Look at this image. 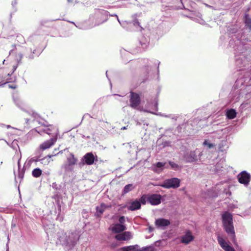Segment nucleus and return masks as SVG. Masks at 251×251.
I'll return each mask as SVG.
<instances>
[{"label":"nucleus","instance_id":"obj_18","mask_svg":"<svg viewBox=\"0 0 251 251\" xmlns=\"http://www.w3.org/2000/svg\"><path fill=\"white\" fill-rule=\"evenodd\" d=\"M165 163L162 162H157L151 166L152 170L155 172H159L163 169Z\"/></svg>","mask_w":251,"mask_h":251},{"label":"nucleus","instance_id":"obj_9","mask_svg":"<svg viewBox=\"0 0 251 251\" xmlns=\"http://www.w3.org/2000/svg\"><path fill=\"white\" fill-rule=\"evenodd\" d=\"M162 197L159 194L149 195V203L151 205H157L159 204L161 201Z\"/></svg>","mask_w":251,"mask_h":251},{"label":"nucleus","instance_id":"obj_6","mask_svg":"<svg viewBox=\"0 0 251 251\" xmlns=\"http://www.w3.org/2000/svg\"><path fill=\"white\" fill-rule=\"evenodd\" d=\"M76 163V158H68L67 161L62 166V168L66 172H72Z\"/></svg>","mask_w":251,"mask_h":251},{"label":"nucleus","instance_id":"obj_17","mask_svg":"<svg viewBox=\"0 0 251 251\" xmlns=\"http://www.w3.org/2000/svg\"><path fill=\"white\" fill-rule=\"evenodd\" d=\"M141 208V204L140 201L135 200V201H132L130 204L127 207V209L131 211H134L137 209H139Z\"/></svg>","mask_w":251,"mask_h":251},{"label":"nucleus","instance_id":"obj_29","mask_svg":"<svg viewBox=\"0 0 251 251\" xmlns=\"http://www.w3.org/2000/svg\"><path fill=\"white\" fill-rule=\"evenodd\" d=\"M203 144V145L207 146L208 149H211L214 147V145L213 144L208 142L206 140L204 141Z\"/></svg>","mask_w":251,"mask_h":251},{"label":"nucleus","instance_id":"obj_1","mask_svg":"<svg viewBox=\"0 0 251 251\" xmlns=\"http://www.w3.org/2000/svg\"><path fill=\"white\" fill-rule=\"evenodd\" d=\"M57 237L61 244L65 246L69 249H72L78 240L79 235L77 231L66 233L63 231H60L58 232Z\"/></svg>","mask_w":251,"mask_h":251},{"label":"nucleus","instance_id":"obj_8","mask_svg":"<svg viewBox=\"0 0 251 251\" xmlns=\"http://www.w3.org/2000/svg\"><path fill=\"white\" fill-rule=\"evenodd\" d=\"M44 131L46 133L50 135L51 138H56V139L57 140L59 135V131L56 127L52 125H50L44 129Z\"/></svg>","mask_w":251,"mask_h":251},{"label":"nucleus","instance_id":"obj_38","mask_svg":"<svg viewBox=\"0 0 251 251\" xmlns=\"http://www.w3.org/2000/svg\"><path fill=\"white\" fill-rule=\"evenodd\" d=\"M17 68V65H14L13 66L12 73H13L16 70Z\"/></svg>","mask_w":251,"mask_h":251},{"label":"nucleus","instance_id":"obj_40","mask_svg":"<svg viewBox=\"0 0 251 251\" xmlns=\"http://www.w3.org/2000/svg\"><path fill=\"white\" fill-rule=\"evenodd\" d=\"M149 231L150 232H151L153 230V228L152 227L150 226L149 227Z\"/></svg>","mask_w":251,"mask_h":251},{"label":"nucleus","instance_id":"obj_41","mask_svg":"<svg viewBox=\"0 0 251 251\" xmlns=\"http://www.w3.org/2000/svg\"><path fill=\"white\" fill-rule=\"evenodd\" d=\"M33 54H36L37 55L38 53L36 52V50H34L33 51Z\"/></svg>","mask_w":251,"mask_h":251},{"label":"nucleus","instance_id":"obj_16","mask_svg":"<svg viewBox=\"0 0 251 251\" xmlns=\"http://www.w3.org/2000/svg\"><path fill=\"white\" fill-rule=\"evenodd\" d=\"M111 229L114 233H120L125 230L126 227L124 225L116 224L111 227Z\"/></svg>","mask_w":251,"mask_h":251},{"label":"nucleus","instance_id":"obj_30","mask_svg":"<svg viewBox=\"0 0 251 251\" xmlns=\"http://www.w3.org/2000/svg\"><path fill=\"white\" fill-rule=\"evenodd\" d=\"M138 251H154V250L152 247L150 246L144 247L142 249L138 250Z\"/></svg>","mask_w":251,"mask_h":251},{"label":"nucleus","instance_id":"obj_43","mask_svg":"<svg viewBox=\"0 0 251 251\" xmlns=\"http://www.w3.org/2000/svg\"><path fill=\"white\" fill-rule=\"evenodd\" d=\"M19 56H20V58H22V54H20V55H19Z\"/></svg>","mask_w":251,"mask_h":251},{"label":"nucleus","instance_id":"obj_31","mask_svg":"<svg viewBox=\"0 0 251 251\" xmlns=\"http://www.w3.org/2000/svg\"><path fill=\"white\" fill-rule=\"evenodd\" d=\"M16 39L17 41L20 44H24L25 43V39L22 35L17 36Z\"/></svg>","mask_w":251,"mask_h":251},{"label":"nucleus","instance_id":"obj_19","mask_svg":"<svg viewBox=\"0 0 251 251\" xmlns=\"http://www.w3.org/2000/svg\"><path fill=\"white\" fill-rule=\"evenodd\" d=\"M57 215L56 220L61 222L63 220V215L61 213V206L60 204L57 205V210L55 212Z\"/></svg>","mask_w":251,"mask_h":251},{"label":"nucleus","instance_id":"obj_4","mask_svg":"<svg viewBox=\"0 0 251 251\" xmlns=\"http://www.w3.org/2000/svg\"><path fill=\"white\" fill-rule=\"evenodd\" d=\"M141 103V98L139 94L130 92L129 95V106L133 109H137Z\"/></svg>","mask_w":251,"mask_h":251},{"label":"nucleus","instance_id":"obj_42","mask_svg":"<svg viewBox=\"0 0 251 251\" xmlns=\"http://www.w3.org/2000/svg\"><path fill=\"white\" fill-rule=\"evenodd\" d=\"M14 175H15V180L16 181V180H17V178H16V173H15V172H14Z\"/></svg>","mask_w":251,"mask_h":251},{"label":"nucleus","instance_id":"obj_7","mask_svg":"<svg viewBox=\"0 0 251 251\" xmlns=\"http://www.w3.org/2000/svg\"><path fill=\"white\" fill-rule=\"evenodd\" d=\"M238 179L240 183L247 186L251 180V175L246 171H243L238 175Z\"/></svg>","mask_w":251,"mask_h":251},{"label":"nucleus","instance_id":"obj_35","mask_svg":"<svg viewBox=\"0 0 251 251\" xmlns=\"http://www.w3.org/2000/svg\"><path fill=\"white\" fill-rule=\"evenodd\" d=\"M83 157H94L93 154L91 152L86 153Z\"/></svg>","mask_w":251,"mask_h":251},{"label":"nucleus","instance_id":"obj_46","mask_svg":"<svg viewBox=\"0 0 251 251\" xmlns=\"http://www.w3.org/2000/svg\"><path fill=\"white\" fill-rule=\"evenodd\" d=\"M6 251H8V248L7 249Z\"/></svg>","mask_w":251,"mask_h":251},{"label":"nucleus","instance_id":"obj_39","mask_svg":"<svg viewBox=\"0 0 251 251\" xmlns=\"http://www.w3.org/2000/svg\"><path fill=\"white\" fill-rule=\"evenodd\" d=\"M225 192L226 193V195H228V196H230L231 194V192H230V191L226 192V190H225Z\"/></svg>","mask_w":251,"mask_h":251},{"label":"nucleus","instance_id":"obj_11","mask_svg":"<svg viewBox=\"0 0 251 251\" xmlns=\"http://www.w3.org/2000/svg\"><path fill=\"white\" fill-rule=\"evenodd\" d=\"M110 207V205H106L103 203H101L100 205L96 206V212L95 214V216L97 218L101 217L104 211L107 208H109Z\"/></svg>","mask_w":251,"mask_h":251},{"label":"nucleus","instance_id":"obj_3","mask_svg":"<svg viewBox=\"0 0 251 251\" xmlns=\"http://www.w3.org/2000/svg\"><path fill=\"white\" fill-rule=\"evenodd\" d=\"M160 186L167 189H176L180 186V179L176 177L166 179Z\"/></svg>","mask_w":251,"mask_h":251},{"label":"nucleus","instance_id":"obj_32","mask_svg":"<svg viewBox=\"0 0 251 251\" xmlns=\"http://www.w3.org/2000/svg\"><path fill=\"white\" fill-rule=\"evenodd\" d=\"M223 250L225 251H235V250L229 245H226Z\"/></svg>","mask_w":251,"mask_h":251},{"label":"nucleus","instance_id":"obj_20","mask_svg":"<svg viewBox=\"0 0 251 251\" xmlns=\"http://www.w3.org/2000/svg\"><path fill=\"white\" fill-rule=\"evenodd\" d=\"M138 247V245L134 246H129L126 247H124L121 248L122 251H138V249L137 248Z\"/></svg>","mask_w":251,"mask_h":251},{"label":"nucleus","instance_id":"obj_28","mask_svg":"<svg viewBox=\"0 0 251 251\" xmlns=\"http://www.w3.org/2000/svg\"><path fill=\"white\" fill-rule=\"evenodd\" d=\"M170 165L171 167V168L174 170L177 171L181 169V167L176 164V163L172 161H169V162Z\"/></svg>","mask_w":251,"mask_h":251},{"label":"nucleus","instance_id":"obj_12","mask_svg":"<svg viewBox=\"0 0 251 251\" xmlns=\"http://www.w3.org/2000/svg\"><path fill=\"white\" fill-rule=\"evenodd\" d=\"M56 138H50V140H47L41 144L39 146L40 150L42 151L50 148L56 142Z\"/></svg>","mask_w":251,"mask_h":251},{"label":"nucleus","instance_id":"obj_2","mask_svg":"<svg viewBox=\"0 0 251 251\" xmlns=\"http://www.w3.org/2000/svg\"><path fill=\"white\" fill-rule=\"evenodd\" d=\"M223 227L230 237L234 245H236L235 233L233 224L232 215L228 212H225L222 215Z\"/></svg>","mask_w":251,"mask_h":251},{"label":"nucleus","instance_id":"obj_44","mask_svg":"<svg viewBox=\"0 0 251 251\" xmlns=\"http://www.w3.org/2000/svg\"><path fill=\"white\" fill-rule=\"evenodd\" d=\"M47 157H51V155H48V156H47Z\"/></svg>","mask_w":251,"mask_h":251},{"label":"nucleus","instance_id":"obj_36","mask_svg":"<svg viewBox=\"0 0 251 251\" xmlns=\"http://www.w3.org/2000/svg\"><path fill=\"white\" fill-rule=\"evenodd\" d=\"M64 152V153H65V152L68 153V152H69V151H68V150H64L63 151H59V152L58 153V155H62V154H63Z\"/></svg>","mask_w":251,"mask_h":251},{"label":"nucleus","instance_id":"obj_5","mask_svg":"<svg viewBox=\"0 0 251 251\" xmlns=\"http://www.w3.org/2000/svg\"><path fill=\"white\" fill-rule=\"evenodd\" d=\"M21 159V158H20L18 161V173L17 177L18 179H20V182H21L24 178V174H25V165L26 166H30V164L31 163V160H29L28 161L26 160L25 162L23 167L22 168H21V163H20Z\"/></svg>","mask_w":251,"mask_h":251},{"label":"nucleus","instance_id":"obj_26","mask_svg":"<svg viewBox=\"0 0 251 251\" xmlns=\"http://www.w3.org/2000/svg\"><path fill=\"white\" fill-rule=\"evenodd\" d=\"M41 174L42 170L39 168H35L32 172V175L35 177H39Z\"/></svg>","mask_w":251,"mask_h":251},{"label":"nucleus","instance_id":"obj_22","mask_svg":"<svg viewBox=\"0 0 251 251\" xmlns=\"http://www.w3.org/2000/svg\"><path fill=\"white\" fill-rule=\"evenodd\" d=\"M135 187L132 184L126 185L123 190V195L126 194L134 189Z\"/></svg>","mask_w":251,"mask_h":251},{"label":"nucleus","instance_id":"obj_13","mask_svg":"<svg viewBox=\"0 0 251 251\" xmlns=\"http://www.w3.org/2000/svg\"><path fill=\"white\" fill-rule=\"evenodd\" d=\"M115 238L118 241L128 240L132 238V234L130 231H125L122 233L117 234Z\"/></svg>","mask_w":251,"mask_h":251},{"label":"nucleus","instance_id":"obj_25","mask_svg":"<svg viewBox=\"0 0 251 251\" xmlns=\"http://www.w3.org/2000/svg\"><path fill=\"white\" fill-rule=\"evenodd\" d=\"M217 240L218 243L220 244V246L223 249L225 247V246H226V245H228V244L222 237L218 236Z\"/></svg>","mask_w":251,"mask_h":251},{"label":"nucleus","instance_id":"obj_27","mask_svg":"<svg viewBox=\"0 0 251 251\" xmlns=\"http://www.w3.org/2000/svg\"><path fill=\"white\" fill-rule=\"evenodd\" d=\"M245 23L246 25L251 29V18L249 17L248 14H246L245 16Z\"/></svg>","mask_w":251,"mask_h":251},{"label":"nucleus","instance_id":"obj_33","mask_svg":"<svg viewBox=\"0 0 251 251\" xmlns=\"http://www.w3.org/2000/svg\"><path fill=\"white\" fill-rule=\"evenodd\" d=\"M119 222L120 223V224L123 225V224H124V223L125 222V217L123 216H121L119 218Z\"/></svg>","mask_w":251,"mask_h":251},{"label":"nucleus","instance_id":"obj_21","mask_svg":"<svg viewBox=\"0 0 251 251\" xmlns=\"http://www.w3.org/2000/svg\"><path fill=\"white\" fill-rule=\"evenodd\" d=\"M226 115L228 119H232L236 117V112L235 110L231 109L227 111Z\"/></svg>","mask_w":251,"mask_h":251},{"label":"nucleus","instance_id":"obj_23","mask_svg":"<svg viewBox=\"0 0 251 251\" xmlns=\"http://www.w3.org/2000/svg\"><path fill=\"white\" fill-rule=\"evenodd\" d=\"M51 158H37V159L34 160L35 161H39L44 165H48L51 161Z\"/></svg>","mask_w":251,"mask_h":251},{"label":"nucleus","instance_id":"obj_34","mask_svg":"<svg viewBox=\"0 0 251 251\" xmlns=\"http://www.w3.org/2000/svg\"><path fill=\"white\" fill-rule=\"evenodd\" d=\"M187 158L188 159V160L187 161V162H193L196 161V159H195V158L190 157V158Z\"/></svg>","mask_w":251,"mask_h":251},{"label":"nucleus","instance_id":"obj_37","mask_svg":"<svg viewBox=\"0 0 251 251\" xmlns=\"http://www.w3.org/2000/svg\"><path fill=\"white\" fill-rule=\"evenodd\" d=\"M9 88H12V89H16V87H16V85H9Z\"/></svg>","mask_w":251,"mask_h":251},{"label":"nucleus","instance_id":"obj_10","mask_svg":"<svg viewBox=\"0 0 251 251\" xmlns=\"http://www.w3.org/2000/svg\"><path fill=\"white\" fill-rule=\"evenodd\" d=\"M170 224V222L168 219L164 218H159L156 219L155 222V225L158 228L164 229L166 227Z\"/></svg>","mask_w":251,"mask_h":251},{"label":"nucleus","instance_id":"obj_24","mask_svg":"<svg viewBox=\"0 0 251 251\" xmlns=\"http://www.w3.org/2000/svg\"><path fill=\"white\" fill-rule=\"evenodd\" d=\"M149 194H144L143 195L139 200H138L140 202V204H142L143 205H145L146 204L147 202H149Z\"/></svg>","mask_w":251,"mask_h":251},{"label":"nucleus","instance_id":"obj_14","mask_svg":"<svg viewBox=\"0 0 251 251\" xmlns=\"http://www.w3.org/2000/svg\"><path fill=\"white\" fill-rule=\"evenodd\" d=\"M194 239V236L192 235L191 232L188 230L186 232L185 234L181 236V242L185 244H188L192 241Z\"/></svg>","mask_w":251,"mask_h":251},{"label":"nucleus","instance_id":"obj_15","mask_svg":"<svg viewBox=\"0 0 251 251\" xmlns=\"http://www.w3.org/2000/svg\"><path fill=\"white\" fill-rule=\"evenodd\" d=\"M98 158H82L81 161L78 163L80 167L85 164L91 165L98 161Z\"/></svg>","mask_w":251,"mask_h":251},{"label":"nucleus","instance_id":"obj_45","mask_svg":"<svg viewBox=\"0 0 251 251\" xmlns=\"http://www.w3.org/2000/svg\"><path fill=\"white\" fill-rule=\"evenodd\" d=\"M122 129H126V127H124L123 128H122Z\"/></svg>","mask_w":251,"mask_h":251}]
</instances>
